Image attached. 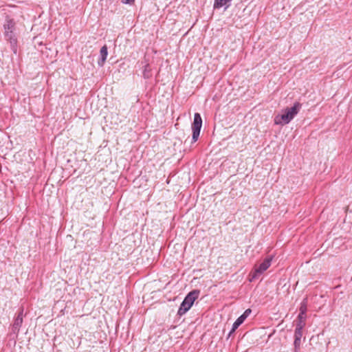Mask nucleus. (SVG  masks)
Instances as JSON below:
<instances>
[{
    "instance_id": "f3484780",
    "label": "nucleus",
    "mask_w": 352,
    "mask_h": 352,
    "mask_svg": "<svg viewBox=\"0 0 352 352\" xmlns=\"http://www.w3.org/2000/svg\"><path fill=\"white\" fill-rule=\"evenodd\" d=\"M305 314H302L301 313H299V315L298 316V320H303L305 322Z\"/></svg>"
},
{
    "instance_id": "9d476101",
    "label": "nucleus",
    "mask_w": 352,
    "mask_h": 352,
    "mask_svg": "<svg viewBox=\"0 0 352 352\" xmlns=\"http://www.w3.org/2000/svg\"><path fill=\"white\" fill-rule=\"evenodd\" d=\"M231 0H215L214 3V8H220L223 6H226Z\"/></svg>"
},
{
    "instance_id": "ddd939ff",
    "label": "nucleus",
    "mask_w": 352,
    "mask_h": 352,
    "mask_svg": "<svg viewBox=\"0 0 352 352\" xmlns=\"http://www.w3.org/2000/svg\"><path fill=\"white\" fill-rule=\"evenodd\" d=\"M302 337V330L296 329L295 332H294V338L301 339Z\"/></svg>"
},
{
    "instance_id": "dca6fc26",
    "label": "nucleus",
    "mask_w": 352,
    "mask_h": 352,
    "mask_svg": "<svg viewBox=\"0 0 352 352\" xmlns=\"http://www.w3.org/2000/svg\"><path fill=\"white\" fill-rule=\"evenodd\" d=\"M135 0H121V2L124 4H133Z\"/></svg>"
},
{
    "instance_id": "39448f33",
    "label": "nucleus",
    "mask_w": 352,
    "mask_h": 352,
    "mask_svg": "<svg viewBox=\"0 0 352 352\" xmlns=\"http://www.w3.org/2000/svg\"><path fill=\"white\" fill-rule=\"evenodd\" d=\"M4 37L6 41H7L10 43L12 52L14 54H16L18 41L15 32H4Z\"/></svg>"
},
{
    "instance_id": "f8f14e48",
    "label": "nucleus",
    "mask_w": 352,
    "mask_h": 352,
    "mask_svg": "<svg viewBox=\"0 0 352 352\" xmlns=\"http://www.w3.org/2000/svg\"><path fill=\"white\" fill-rule=\"evenodd\" d=\"M307 312V299H304L300 304V313L305 314Z\"/></svg>"
},
{
    "instance_id": "2eb2a0df",
    "label": "nucleus",
    "mask_w": 352,
    "mask_h": 352,
    "mask_svg": "<svg viewBox=\"0 0 352 352\" xmlns=\"http://www.w3.org/2000/svg\"><path fill=\"white\" fill-rule=\"evenodd\" d=\"M294 346H295V349L296 350L299 349L300 346V343H301V339L300 338H294Z\"/></svg>"
},
{
    "instance_id": "4468645a",
    "label": "nucleus",
    "mask_w": 352,
    "mask_h": 352,
    "mask_svg": "<svg viewBox=\"0 0 352 352\" xmlns=\"http://www.w3.org/2000/svg\"><path fill=\"white\" fill-rule=\"evenodd\" d=\"M305 325V322L303 320H298L296 329L302 330Z\"/></svg>"
},
{
    "instance_id": "f257e3e1",
    "label": "nucleus",
    "mask_w": 352,
    "mask_h": 352,
    "mask_svg": "<svg viewBox=\"0 0 352 352\" xmlns=\"http://www.w3.org/2000/svg\"><path fill=\"white\" fill-rule=\"evenodd\" d=\"M301 107L299 102L294 103L292 107H287L282 111L281 114L274 117V124L276 125L287 124L298 114Z\"/></svg>"
},
{
    "instance_id": "9b49d317",
    "label": "nucleus",
    "mask_w": 352,
    "mask_h": 352,
    "mask_svg": "<svg viewBox=\"0 0 352 352\" xmlns=\"http://www.w3.org/2000/svg\"><path fill=\"white\" fill-rule=\"evenodd\" d=\"M143 76L145 78H149L151 76V69L148 64H146L144 67Z\"/></svg>"
},
{
    "instance_id": "6e6552de",
    "label": "nucleus",
    "mask_w": 352,
    "mask_h": 352,
    "mask_svg": "<svg viewBox=\"0 0 352 352\" xmlns=\"http://www.w3.org/2000/svg\"><path fill=\"white\" fill-rule=\"evenodd\" d=\"M16 28V23L14 19L7 17L3 24L4 32H14Z\"/></svg>"
},
{
    "instance_id": "7ed1b4c3",
    "label": "nucleus",
    "mask_w": 352,
    "mask_h": 352,
    "mask_svg": "<svg viewBox=\"0 0 352 352\" xmlns=\"http://www.w3.org/2000/svg\"><path fill=\"white\" fill-rule=\"evenodd\" d=\"M202 126V119L199 113H195L194 115V120L192 124V142H195L197 141L200 131Z\"/></svg>"
},
{
    "instance_id": "f03ea898",
    "label": "nucleus",
    "mask_w": 352,
    "mask_h": 352,
    "mask_svg": "<svg viewBox=\"0 0 352 352\" xmlns=\"http://www.w3.org/2000/svg\"><path fill=\"white\" fill-rule=\"evenodd\" d=\"M199 290L195 289L186 295L178 310L179 315L182 316L191 308L195 300L199 297Z\"/></svg>"
},
{
    "instance_id": "20e7f679",
    "label": "nucleus",
    "mask_w": 352,
    "mask_h": 352,
    "mask_svg": "<svg viewBox=\"0 0 352 352\" xmlns=\"http://www.w3.org/2000/svg\"><path fill=\"white\" fill-rule=\"evenodd\" d=\"M272 261V257L266 258L261 264L258 265H255L254 270L253 272L251 274L252 278L255 279L258 277L261 274H262L264 272H265L271 265V263Z\"/></svg>"
},
{
    "instance_id": "1a4fd4ad",
    "label": "nucleus",
    "mask_w": 352,
    "mask_h": 352,
    "mask_svg": "<svg viewBox=\"0 0 352 352\" xmlns=\"http://www.w3.org/2000/svg\"><path fill=\"white\" fill-rule=\"evenodd\" d=\"M108 55V50L107 45H104L101 47L100 51V58L98 62L99 66H103L106 61Z\"/></svg>"
},
{
    "instance_id": "0eeeda50",
    "label": "nucleus",
    "mask_w": 352,
    "mask_h": 352,
    "mask_svg": "<svg viewBox=\"0 0 352 352\" xmlns=\"http://www.w3.org/2000/svg\"><path fill=\"white\" fill-rule=\"evenodd\" d=\"M23 323V310H21L16 318H15L13 325H12V331L14 333H18L20 329L21 326Z\"/></svg>"
},
{
    "instance_id": "423d86ee",
    "label": "nucleus",
    "mask_w": 352,
    "mask_h": 352,
    "mask_svg": "<svg viewBox=\"0 0 352 352\" xmlns=\"http://www.w3.org/2000/svg\"><path fill=\"white\" fill-rule=\"evenodd\" d=\"M252 310L250 309H246L244 313L240 316L232 324V328L230 333L235 331V330L244 322V320L251 314Z\"/></svg>"
}]
</instances>
